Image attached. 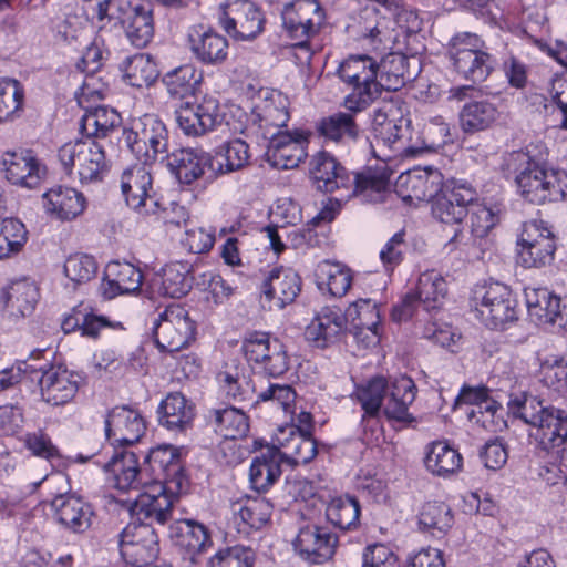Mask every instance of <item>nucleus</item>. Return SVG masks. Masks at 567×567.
<instances>
[{"mask_svg":"<svg viewBox=\"0 0 567 567\" xmlns=\"http://www.w3.org/2000/svg\"><path fill=\"white\" fill-rule=\"evenodd\" d=\"M507 408L513 416L520 419L534 429L537 423L542 422L543 415H545L551 406H546L543 401L538 400L536 396L522 392L518 394H509Z\"/></svg>","mask_w":567,"mask_h":567,"instance_id":"bf43d9fd","label":"nucleus"},{"mask_svg":"<svg viewBox=\"0 0 567 567\" xmlns=\"http://www.w3.org/2000/svg\"><path fill=\"white\" fill-rule=\"evenodd\" d=\"M103 468L110 474L112 485L121 491H138L150 483L146 470L140 467L134 452H114L111 460L103 464Z\"/></svg>","mask_w":567,"mask_h":567,"instance_id":"393cba45","label":"nucleus"},{"mask_svg":"<svg viewBox=\"0 0 567 567\" xmlns=\"http://www.w3.org/2000/svg\"><path fill=\"white\" fill-rule=\"evenodd\" d=\"M528 316L538 326L554 324L561 316L560 298L547 288H525Z\"/></svg>","mask_w":567,"mask_h":567,"instance_id":"72a5a7b5","label":"nucleus"},{"mask_svg":"<svg viewBox=\"0 0 567 567\" xmlns=\"http://www.w3.org/2000/svg\"><path fill=\"white\" fill-rule=\"evenodd\" d=\"M390 386L386 381L381 378H373L365 385L357 389L355 395L364 410L365 415L378 416L383 400L389 393Z\"/></svg>","mask_w":567,"mask_h":567,"instance_id":"0e129e2a","label":"nucleus"},{"mask_svg":"<svg viewBox=\"0 0 567 567\" xmlns=\"http://www.w3.org/2000/svg\"><path fill=\"white\" fill-rule=\"evenodd\" d=\"M25 226L16 218L0 219V260L21 251L27 243Z\"/></svg>","mask_w":567,"mask_h":567,"instance_id":"052dcab7","label":"nucleus"},{"mask_svg":"<svg viewBox=\"0 0 567 567\" xmlns=\"http://www.w3.org/2000/svg\"><path fill=\"white\" fill-rule=\"evenodd\" d=\"M274 445L281 461L291 466L307 464L317 455V444L310 431L303 432L293 426L280 429Z\"/></svg>","mask_w":567,"mask_h":567,"instance_id":"bb28decb","label":"nucleus"},{"mask_svg":"<svg viewBox=\"0 0 567 567\" xmlns=\"http://www.w3.org/2000/svg\"><path fill=\"white\" fill-rule=\"evenodd\" d=\"M476 199L475 189L467 183L443 184L432 200V214L444 224H460L467 216V206Z\"/></svg>","mask_w":567,"mask_h":567,"instance_id":"4468645a","label":"nucleus"},{"mask_svg":"<svg viewBox=\"0 0 567 567\" xmlns=\"http://www.w3.org/2000/svg\"><path fill=\"white\" fill-rule=\"evenodd\" d=\"M282 28L296 47L307 48L310 40L319 34L326 11L318 0H292L281 10Z\"/></svg>","mask_w":567,"mask_h":567,"instance_id":"0eeeda50","label":"nucleus"},{"mask_svg":"<svg viewBox=\"0 0 567 567\" xmlns=\"http://www.w3.org/2000/svg\"><path fill=\"white\" fill-rule=\"evenodd\" d=\"M189 272L190 266L187 262L175 261L166 265L158 275V292L176 299L186 296L192 288Z\"/></svg>","mask_w":567,"mask_h":567,"instance_id":"de8ad7c7","label":"nucleus"},{"mask_svg":"<svg viewBox=\"0 0 567 567\" xmlns=\"http://www.w3.org/2000/svg\"><path fill=\"white\" fill-rule=\"evenodd\" d=\"M154 334L159 349L176 352L187 347L194 339L195 324L186 309L179 305H171L159 315Z\"/></svg>","mask_w":567,"mask_h":567,"instance_id":"9b49d317","label":"nucleus"},{"mask_svg":"<svg viewBox=\"0 0 567 567\" xmlns=\"http://www.w3.org/2000/svg\"><path fill=\"white\" fill-rule=\"evenodd\" d=\"M65 277L73 284V287L91 281L97 271V264L94 258L86 254H74L66 258L63 266Z\"/></svg>","mask_w":567,"mask_h":567,"instance_id":"69168bd1","label":"nucleus"},{"mask_svg":"<svg viewBox=\"0 0 567 567\" xmlns=\"http://www.w3.org/2000/svg\"><path fill=\"white\" fill-rule=\"evenodd\" d=\"M348 320H351L355 328V338L359 339L365 331L370 333L367 336V346L377 343L379 341L378 327L380 323V313L378 305L371 299H360L351 303L344 312Z\"/></svg>","mask_w":567,"mask_h":567,"instance_id":"a19ab883","label":"nucleus"},{"mask_svg":"<svg viewBox=\"0 0 567 567\" xmlns=\"http://www.w3.org/2000/svg\"><path fill=\"white\" fill-rule=\"evenodd\" d=\"M213 156V175H225L246 167L249 163V145L240 138L220 144Z\"/></svg>","mask_w":567,"mask_h":567,"instance_id":"58836bf2","label":"nucleus"},{"mask_svg":"<svg viewBox=\"0 0 567 567\" xmlns=\"http://www.w3.org/2000/svg\"><path fill=\"white\" fill-rule=\"evenodd\" d=\"M143 487H146V491L140 493L134 501L126 502L127 512L132 517H136L140 523L143 519H148L164 525L172 518L177 494L183 491H176L171 485L151 482Z\"/></svg>","mask_w":567,"mask_h":567,"instance_id":"6e6552de","label":"nucleus"},{"mask_svg":"<svg viewBox=\"0 0 567 567\" xmlns=\"http://www.w3.org/2000/svg\"><path fill=\"white\" fill-rule=\"evenodd\" d=\"M265 16L250 0H233L220 8L219 24L233 38L248 41L265 28Z\"/></svg>","mask_w":567,"mask_h":567,"instance_id":"9d476101","label":"nucleus"},{"mask_svg":"<svg viewBox=\"0 0 567 567\" xmlns=\"http://www.w3.org/2000/svg\"><path fill=\"white\" fill-rule=\"evenodd\" d=\"M212 417L215 432L225 439L243 437L249 430L248 417L237 408L214 410Z\"/></svg>","mask_w":567,"mask_h":567,"instance_id":"6e6d98bb","label":"nucleus"},{"mask_svg":"<svg viewBox=\"0 0 567 567\" xmlns=\"http://www.w3.org/2000/svg\"><path fill=\"white\" fill-rule=\"evenodd\" d=\"M520 249L518 251L519 260L526 268H539L549 264L554 258L556 244L544 240V243H518Z\"/></svg>","mask_w":567,"mask_h":567,"instance_id":"338daca9","label":"nucleus"},{"mask_svg":"<svg viewBox=\"0 0 567 567\" xmlns=\"http://www.w3.org/2000/svg\"><path fill=\"white\" fill-rule=\"evenodd\" d=\"M38 300V289L33 282L18 280L12 282L3 292L4 308L12 317L30 315Z\"/></svg>","mask_w":567,"mask_h":567,"instance_id":"a18cd8bd","label":"nucleus"},{"mask_svg":"<svg viewBox=\"0 0 567 567\" xmlns=\"http://www.w3.org/2000/svg\"><path fill=\"white\" fill-rule=\"evenodd\" d=\"M443 175L433 168H416L401 174L395 182V193L404 202L433 200L443 186Z\"/></svg>","mask_w":567,"mask_h":567,"instance_id":"f3484780","label":"nucleus"},{"mask_svg":"<svg viewBox=\"0 0 567 567\" xmlns=\"http://www.w3.org/2000/svg\"><path fill=\"white\" fill-rule=\"evenodd\" d=\"M301 290V278L291 268H275L262 285V295L269 308L282 309L291 303Z\"/></svg>","mask_w":567,"mask_h":567,"instance_id":"c85d7f7f","label":"nucleus"},{"mask_svg":"<svg viewBox=\"0 0 567 567\" xmlns=\"http://www.w3.org/2000/svg\"><path fill=\"white\" fill-rule=\"evenodd\" d=\"M281 458L275 445L261 450L250 465L249 478L252 487L267 491L281 475Z\"/></svg>","mask_w":567,"mask_h":567,"instance_id":"4c0bfd02","label":"nucleus"},{"mask_svg":"<svg viewBox=\"0 0 567 567\" xmlns=\"http://www.w3.org/2000/svg\"><path fill=\"white\" fill-rule=\"evenodd\" d=\"M121 69L125 81L134 87L150 86L159 75L155 61L145 53L126 58Z\"/></svg>","mask_w":567,"mask_h":567,"instance_id":"3c124183","label":"nucleus"},{"mask_svg":"<svg viewBox=\"0 0 567 567\" xmlns=\"http://www.w3.org/2000/svg\"><path fill=\"white\" fill-rule=\"evenodd\" d=\"M121 123L120 114L112 109L99 106L87 112L81 121V130L86 136L100 141Z\"/></svg>","mask_w":567,"mask_h":567,"instance_id":"4d7b16f0","label":"nucleus"},{"mask_svg":"<svg viewBox=\"0 0 567 567\" xmlns=\"http://www.w3.org/2000/svg\"><path fill=\"white\" fill-rule=\"evenodd\" d=\"M328 520L342 530H350L359 525L360 505L350 496L331 499L326 509Z\"/></svg>","mask_w":567,"mask_h":567,"instance_id":"13d9d810","label":"nucleus"},{"mask_svg":"<svg viewBox=\"0 0 567 567\" xmlns=\"http://www.w3.org/2000/svg\"><path fill=\"white\" fill-rule=\"evenodd\" d=\"M200 78L196 74V69L192 64L178 66L163 76V83L167 92L173 97L183 99L193 93Z\"/></svg>","mask_w":567,"mask_h":567,"instance_id":"e2e57ef3","label":"nucleus"},{"mask_svg":"<svg viewBox=\"0 0 567 567\" xmlns=\"http://www.w3.org/2000/svg\"><path fill=\"white\" fill-rule=\"evenodd\" d=\"M406 56L390 53L378 63L377 96L381 90L398 91L405 84Z\"/></svg>","mask_w":567,"mask_h":567,"instance_id":"603ef678","label":"nucleus"},{"mask_svg":"<svg viewBox=\"0 0 567 567\" xmlns=\"http://www.w3.org/2000/svg\"><path fill=\"white\" fill-rule=\"evenodd\" d=\"M142 279V272L132 264L112 261L105 268L99 292L106 300L120 295L134 293L140 290Z\"/></svg>","mask_w":567,"mask_h":567,"instance_id":"cd10ccee","label":"nucleus"},{"mask_svg":"<svg viewBox=\"0 0 567 567\" xmlns=\"http://www.w3.org/2000/svg\"><path fill=\"white\" fill-rule=\"evenodd\" d=\"M267 162L278 169H291L307 157L308 136L301 131L271 133Z\"/></svg>","mask_w":567,"mask_h":567,"instance_id":"2eb2a0df","label":"nucleus"},{"mask_svg":"<svg viewBox=\"0 0 567 567\" xmlns=\"http://www.w3.org/2000/svg\"><path fill=\"white\" fill-rule=\"evenodd\" d=\"M121 142L144 164L167 153V130L153 114H144L123 130Z\"/></svg>","mask_w":567,"mask_h":567,"instance_id":"39448f33","label":"nucleus"},{"mask_svg":"<svg viewBox=\"0 0 567 567\" xmlns=\"http://www.w3.org/2000/svg\"><path fill=\"white\" fill-rule=\"evenodd\" d=\"M424 463L432 474L445 477L461 468L462 456L446 442L437 441L429 446Z\"/></svg>","mask_w":567,"mask_h":567,"instance_id":"8fccbe9b","label":"nucleus"},{"mask_svg":"<svg viewBox=\"0 0 567 567\" xmlns=\"http://www.w3.org/2000/svg\"><path fill=\"white\" fill-rule=\"evenodd\" d=\"M447 285L436 270H427L420 275L414 296L426 311L439 309L446 297Z\"/></svg>","mask_w":567,"mask_h":567,"instance_id":"864d4df0","label":"nucleus"},{"mask_svg":"<svg viewBox=\"0 0 567 567\" xmlns=\"http://www.w3.org/2000/svg\"><path fill=\"white\" fill-rule=\"evenodd\" d=\"M378 62L369 55L350 56L339 69V78L353 90L344 99L348 111H363L377 97Z\"/></svg>","mask_w":567,"mask_h":567,"instance_id":"20e7f679","label":"nucleus"},{"mask_svg":"<svg viewBox=\"0 0 567 567\" xmlns=\"http://www.w3.org/2000/svg\"><path fill=\"white\" fill-rule=\"evenodd\" d=\"M449 55L455 72L473 84L484 82L494 70V59L486 52L485 42L474 33L453 37Z\"/></svg>","mask_w":567,"mask_h":567,"instance_id":"7ed1b4c3","label":"nucleus"},{"mask_svg":"<svg viewBox=\"0 0 567 567\" xmlns=\"http://www.w3.org/2000/svg\"><path fill=\"white\" fill-rule=\"evenodd\" d=\"M172 174L183 184H192L206 171L213 175V156L200 150L179 148L162 157Z\"/></svg>","mask_w":567,"mask_h":567,"instance_id":"5701e85b","label":"nucleus"},{"mask_svg":"<svg viewBox=\"0 0 567 567\" xmlns=\"http://www.w3.org/2000/svg\"><path fill=\"white\" fill-rule=\"evenodd\" d=\"M347 329V318L339 308L326 307L306 329V338L318 348H326L340 340Z\"/></svg>","mask_w":567,"mask_h":567,"instance_id":"7c9ffc66","label":"nucleus"},{"mask_svg":"<svg viewBox=\"0 0 567 567\" xmlns=\"http://www.w3.org/2000/svg\"><path fill=\"white\" fill-rule=\"evenodd\" d=\"M454 517L451 508L443 502H427L419 514V524L424 529L437 530L445 534L453 525Z\"/></svg>","mask_w":567,"mask_h":567,"instance_id":"680f3d73","label":"nucleus"},{"mask_svg":"<svg viewBox=\"0 0 567 567\" xmlns=\"http://www.w3.org/2000/svg\"><path fill=\"white\" fill-rule=\"evenodd\" d=\"M289 100L279 91H266L252 110L251 122L259 127L264 137L280 132L289 115Z\"/></svg>","mask_w":567,"mask_h":567,"instance_id":"4be33fe9","label":"nucleus"},{"mask_svg":"<svg viewBox=\"0 0 567 567\" xmlns=\"http://www.w3.org/2000/svg\"><path fill=\"white\" fill-rule=\"evenodd\" d=\"M147 480L162 483L183 491L185 476L181 465L178 450L172 445H163L152 450L145 457Z\"/></svg>","mask_w":567,"mask_h":567,"instance_id":"a211bd4d","label":"nucleus"},{"mask_svg":"<svg viewBox=\"0 0 567 567\" xmlns=\"http://www.w3.org/2000/svg\"><path fill=\"white\" fill-rule=\"evenodd\" d=\"M362 111L337 112L321 120L318 131L333 142H354L361 135L357 115Z\"/></svg>","mask_w":567,"mask_h":567,"instance_id":"c03bdc74","label":"nucleus"},{"mask_svg":"<svg viewBox=\"0 0 567 567\" xmlns=\"http://www.w3.org/2000/svg\"><path fill=\"white\" fill-rule=\"evenodd\" d=\"M58 155L66 174L76 176L82 184L102 181L109 171L104 146L91 136L63 144Z\"/></svg>","mask_w":567,"mask_h":567,"instance_id":"f03ea898","label":"nucleus"},{"mask_svg":"<svg viewBox=\"0 0 567 567\" xmlns=\"http://www.w3.org/2000/svg\"><path fill=\"white\" fill-rule=\"evenodd\" d=\"M145 430L143 416L126 405L113 408L105 419V434L113 444L132 445L140 441Z\"/></svg>","mask_w":567,"mask_h":567,"instance_id":"412c9836","label":"nucleus"},{"mask_svg":"<svg viewBox=\"0 0 567 567\" xmlns=\"http://www.w3.org/2000/svg\"><path fill=\"white\" fill-rule=\"evenodd\" d=\"M42 197L45 213L62 221L76 218L86 207V199L83 194L71 187H53L44 193Z\"/></svg>","mask_w":567,"mask_h":567,"instance_id":"2f4dec72","label":"nucleus"},{"mask_svg":"<svg viewBox=\"0 0 567 567\" xmlns=\"http://www.w3.org/2000/svg\"><path fill=\"white\" fill-rule=\"evenodd\" d=\"M1 171L12 185L29 189L37 188L44 176V169L29 150L6 151Z\"/></svg>","mask_w":567,"mask_h":567,"instance_id":"aec40b11","label":"nucleus"},{"mask_svg":"<svg viewBox=\"0 0 567 567\" xmlns=\"http://www.w3.org/2000/svg\"><path fill=\"white\" fill-rule=\"evenodd\" d=\"M497 107L487 101L466 103L460 112V125L465 133H477L489 128L497 120Z\"/></svg>","mask_w":567,"mask_h":567,"instance_id":"49530a36","label":"nucleus"},{"mask_svg":"<svg viewBox=\"0 0 567 567\" xmlns=\"http://www.w3.org/2000/svg\"><path fill=\"white\" fill-rule=\"evenodd\" d=\"M121 188L126 204L141 214H155L157 202L150 194L152 176L145 164H135L125 169L121 177Z\"/></svg>","mask_w":567,"mask_h":567,"instance_id":"6ab92c4d","label":"nucleus"},{"mask_svg":"<svg viewBox=\"0 0 567 567\" xmlns=\"http://www.w3.org/2000/svg\"><path fill=\"white\" fill-rule=\"evenodd\" d=\"M58 522L73 533H83L92 524L93 511L87 503L73 495H59L52 501Z\"/></svg>","mask_w":567,"mask_h":567,"instance_id":"473e14b6","label":"nucleus"},{"mask_svg":"<svg viewBox=\"0 0 567 567\" xmlns=\"http://www.w3.org/2000/svg\"><path fill=\"white\" fill-rule=\"evenodd\" d=\"M475 316L486 327L498 329L517 320V300L504 284L491 282L474 291Z\"/></svg>","mask_w":567,"mask_h":567,"instance_id":"423d86ee","label":"nucleus"},{"mask_svg":"<svg viewBox=\"0 0 567 567\" xmlns=\"http://www.w3.org/2000/svg\"><path fill=\"white\" fill-rule=\"evenodd\" d=\"M40 372L39 386L43 401L63 405L75 396L81 381L78 373L62 367H50Z\"/></svg>","mask_w":567,"mask_h":567,"instance_id":"b1692460","label":"nucleus"},{"mask_svg":"<svg viewBox=\"0 0 567 567\" xmlns=\"http://www.w3.org/2000/svg\"><path fill=\"white\" fill-rule=\"evenodd\" d=\"M169 537L188 555L189 565L212 545L207 528L194 519H177L169 525Z\"/></svg>","mask_w":567,"mask_h":567,"instance_id":"c756f323","label":"nucleus"},{"mask_svg":"<svg viewBox=\"0 0 567 567\" xmlns=\"http://www.w3.org/2000/svg\"><path fill=\"white\" fill-rule=\"evenodd\" d=\"M390 189V173L386 167L367 168L359 173L354 196H360L364 202L380 203L385 200Z\"/></svg>","mask_w":567,"mask_h":567,"instance_id":"09e8293b","label":"nucleus"},{"mask_svg":"<svg viewBox=\"0 0 567 567\" xmlns=\"http://www.w3.org/2000/svg\"><path fill=\"white\" fill-rule=\"evenodd\" d=\"M243 352L249 362L262 369L270 377H279L289 369L286 347L265 332H251L243 341Z\"/></svg>","mask_w":567,"mask_h":567,"instance_id":"f8f14e48","label":"nucleus"},{"mask_svg":"<svg viewBox=\"0 0 567 567\" xmlns=\"http://www.w3.org/2000/svg\"><path fill=\"white\" fill-rule=\"evenodd\" d=\"M122 556L134 566H146L159 554L158 536L150 523L128 524L120 535Z\"/></svg>","mask_w":567,"mask_h":567,"instance_id":"ddd939ff","label":"nucleus"},{"mask_svg":"<svg viewBox=\"0 0 567 567\" xmlns=\"http://www.w3.org/2000/svg\"><path fill=\"white\" fill-rule=\"evenodd\" d=\"M176 122L187 136L199 137L214 131L224 121L219 100L206 94L195 103H182L175 111Z\"/></svg>","mask_w":567,"mask_h":567,"instance_id":"1a4fd4ad","label":"nucleus"},{"mask_svg":"<svg viewBox=\"0 0 567 567\" xmlns=\"http://www.w3.org/2000/svg\"><path fill=\"white\" fill-rule=\"evenodd\" d=\"M532 435L539 442L544 450L560 447L567 440V414L556 408L548 409L542 417V422L534 426Z\"/></svg>","mask_w":567,"mask_h":567,"instance_id":"ea45409f","label":"nucleus"},{"mask_svg":"<svg viewBox=\"0 0 567 567\" xmlns=\"http://www.w3.org/2000/svg\"><path fill=\"white\" fill-rule=\"evenodd\" d=\"M504 165L516 174L518 190L529 203L539 205L567 197V172L540 164L523 150L507 154Z\"/></svg>","mask_w":567,"mask_h":567,"instance_id":"f257e3e1","label":"nucleus"},{"mask_svg":"<svg viewBox=\"0 0 567 567\" xmlns=\"http://www.w3.org/2000/svg\"><path fill=\"white\" fill-rule=\"evenodd\" d=\"M316 282L320 290H327L333 297H343L352 285L350 268L340 262L323 260L317 265Z\"/></svg>","mask_w":567,"mask_h":567,"instance_id":"79ce46f5","label":"nucleus"},{"mask_svg":"<svg viewBox=\"0 0 567 567\" xmlns=\"http://www.w3.org/2000/svg\"><path fill=\"white\" fill-rule=\"evenodd\" d=\"M159 423L174 432H185L192 427L194 405L179 392L169 393L161 403Z\"/></svg>","mask_w":567,"mask_h":567,"instance_id":"c9c22d12","label":"nucleus"},{"mask_svg":"<svg viewBox=\"0 0 567 567\" xmlns=\"http://www.w3.org/2000/svg\"><path fill=\"white\" fill-rule=\"evenodd\" d=\"M338 538L328 528L315 524L301 527L293 540L297 554L312 564H322L336 553Z\"/></svg>","mask_w":567,"mask_h":567,"instance_id":"dca6fc26","label":"nucleus"},{"mask_svg":"<svg viewBox=\"0 0 567 567\" xmlns=\"http://www.w3.org/2000/svg\"><path fill=\"white\" fill-rule=\"evenodd\" d=\"M24 90L19 81L0 78V124L13 122L23 113Z\"/></svg>","mask_w":567,"mask_h":567,"instance_id":"5fc2aeb1","label":"nucleus"},{"mask_svg":"<svg viewBox=\"0 0 567 567\" xmlns=\"http://www.w3.org/2000/svg\"><path fill=\"white\" fill-rule=\"evenodd\" d=\"M255 554L249 547L233 546L219 550L210 558V567H252Z\"/></svg>","mask_w":567,"mask_h":567,"instance_id":"774afa93","label":"nucleus"},{"mask_svg":"<svg viewBox=\"0 0 567 567\" xmlns=\"http://www.w3.org/2000/svg\"><path fill=\"white\" fill-rule=\"evenodd\" d=\"M127 6L128 8L123 11L124 17L122 18L126 37L133 45L143 48L150 43L154 35L152 10L141 3L131 6L128 0Z\"/></svg>","mask_w":567,"mask_h":567,"instance_id":"e433bc0d","label":"nucleus"},{"mask_svg":"<svg viewBox=\"0 0 567 567\" xmlns=\"http://www.w3.org/2000/svg\"><path fill=\"white\" fill-rule=\"evenodd\" d=\"M271 514L272 505L265 497L248 498L244 504L234 505V519L238 524V532L243 534L264 527Z\"/></svg>","mask_w":567,"mask_h":567,"instance_id":"37998d69","label":"nucleus"},{"mask_svg":"<svg viewBox=\"0 0 567 567\" xmlns=\"http://www.w3.org/2000/svg\"><path fill=\"white\" fill-rule=\"evenodd\" d=\"M415 399V385L410 378H400L391 383L385 398L383 413L388 420L409 424L414 419L409 413V405Z\"/></svg>","mask_w":567,"mask_h":567,"instance_id":"f704fd0d","label":"nucleus"},{"mask_svg":"<svg viewBox=\"0 0 567 567\" xmlns=\"http://www.w3.org/2000/svg\"><path fill=\"white\" fill-rule=\"evenodd\" d=\"M190 52L206 65H219L228 56V41L216 31L203 25L192 27L187 34Z\"/></svg>","mask_w":567,"mask_h":567,"instance_id":"a878e982","label":"nucleus"}]
</instances>
